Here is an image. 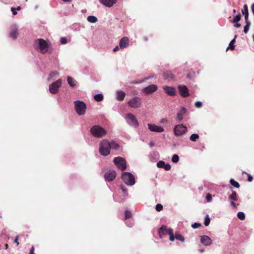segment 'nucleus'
I'll use <instances>...</instances> for the list:
<instances>
[{"instance_id": "1", "label": "nucleus", "mask_w": 254, "mask_h": 254, "mask_svg": "<svg viewBox=\"0 0 254 254\" xmlns=\"http://www.w3.org/2000/svg\"><path fill=\"white\" fill-rule=\"evenodd\" d=\"M35 49L42 54H46L48 52L50 45L43 39H37L34 44Z\"/></svg>"}, {"instance_id": "2", "label": "nucleus", "mask_w": 254, "mask_h": 254, "mask_svg": "<svg viewBox=\"0 0 254 254\" xmlns=\"http://www.w3.org/2000/svg\"><path fill=\"white\" fill-rule=\"evenodd\" d=\"M90 132L95 137L101 138L106 134V130L99 126H94L91 128Z\"/></svg>"}, {"instance_id": "3", "label": "nucleus", "mask_w": 254, "mask_h": 254, "mask_svg": "<svg viewBox=\"0 0 254 254\" xmlns=\"http://www.w3.org/2000/svg\"><path fill=\"white\" fill-rule=\"evenodd\" d=\"M99 152L103 156H106L110 153L109 142L106 140H102L100 143Z\"/></svg>"}, {"instance_id": "4", "label": "nucleus", "mask_w": 254, "mask_h": 254, "mask_svg": "<svg viewBox=\"0 0 254 254\" xmlns=\"http://www.w3.org/2000/svg\"><path fill=\"white\" fill-rule=\"evenodd\" d=\"M124 182L128 186H133L135 183L134 176L130 173L124 172L122 175Z\"/></svg>"}, {"instance_id": "5", "label": "nucleus", "mask_w": 254, "mask_h": 254, "mask_svg": "<svg viewBox=\"0 0 254 254\" xmlns=\"http://www.w3.org/2000/svg\"><path fill=\"white\" fill-rule=\"evenodd\" d=\"M75 109L77 114L79 115H83L85 113L86 105L84 102L76 100L74 101Z\"/></svg>"}, {"instance_id": "6", "label": "nucleus", "mask_w": 254, "mask_h": 254, "mask_svg": "<svg viewBox=\"0 0 254 254\" xmlns=\"http://www.w3.org/2000/svg\"><path fill=\"white\" fill-rule=\"evenodd\" d=\"M142 101L141 98L135 96L127 102V105L131 108H139L142 106Z\"/></svg>"}, {"instance_id": "7", "label": "nucleus", "mask_w": 254, "mask_h": 254, "mask_svg": "<svg viewBox=\"0 0 254 254\" xmlns=\"http://www.w3.org/2000/svg\"><path fill=\"white\" fill-rule=\"evenodd\" d=\"M125 119L130 126L134 128H137L139 126V123L133 114L131 113L127 114Z\"/></svg>"}, {"instance_id": "8", "label": "nucleus", "mask_w": 254, "mask_h": 254, "mask_svg": "<svg viewBox=\"0 0 254 254\" xmlns=\"http://www.w3.org/2000/svg\"><path fill=\"white\" fill-rule=\"evenodd\" d=\"M114 163L121 171H124L127 168V163L126 160L122 157H115L114 159Z\"/></svg>"}, {"instance_id": "9", "label": "nucleus", "mask_w": 254, "mask_h": 254, "mask_svg": "<svg viewBox=\"0 0 254 254\" xmlns=\"http://www.w3.org/2000/svg\"><path fill=\"white\" fill-rule=\"evenodd\" d=\"M62 80L61 79H59L56 81L53 82L49 86V91L53 94H55L58 93L60 87L61 86Z\"/></svg>"}, {"instance_id": "10", "label": "nucleus", "mask_w": 254, "mask_h": 254, "mask_svg": "<svg viewBox=\"0 0 254 254\" xmlns=\"http://www.w3.org/2000/svg\"><path fill=\"white\" fill-rule=\"evenodd\" d=\"M187 131V127L182 124L178 125L174 128V134L177 136L182 135L186 133Z\"/></svg>"}, {"instance_id": "11", "label": "nucleus", "mask_w": 254, "mask_h": 254, "mask_svg": "<svg viewBox=\"0 0 254 254\" xmlns=\"http://www.w3.org/2000/svg\"><path fill=\"white\" fill-rule=\"evenodd\" d=\"M172 229L168 228L166 226H162L158 230V234L160 238H163L168 235Z\"/></svg>"}, {"instance_id": "12", "label": "nucleus", "mask_w": 254, "mask_h": 254, "mask_svg": "<svg viewBox=\"0 0 254 254\" xmlns=\"http://www.w3.org/2000/svg\"><path fill=\"white\" fill-rule=\"evenodd\" d=\"M158 89V87L156 85L152 84L143 88L142 89V92L146 94H152Z\"/></svg>"}, {"instance_id": "13", "label": "nucleus", "mask_w": 254, "mask_h": 254, "mask_svg": "<svg viewBox=\"0 0 254 254\" xmlns=\"http://www.w3.org/2000/svg\"><path fill=\"white\" fill-rule=\"evenodd\" d=\"M116 176V172L114 170H109L104 175V178L106 181L111 182L114 180Z\"/></svg>"}, {"instance_id": "14", "label": "nucleus", "mask_w": 254, "mask_h": 254, "mask_svg": "<svg viewBox=\"0 0 254 254\" xmlns=\"http://www.w3.org/2000/svg\"><path fill=\"white\" fill-rule=\"evenodd\" d=\"M178 89L182 97H187L189 96V90L186 86L180 85L178 86Z\"/></svg>"}, {"instance_id": "15", "label": "nucleus", "mask_w": 254, "mask_h": 254, "mask_svg": "<svg viewBox=\"0 0 254 254\" xmlns=\"http://www.w3.org/2000/svg\"><path fill=\"white\" fill-rule=\"evenodd\" d=\"M148 129L151 131L156 132H163L164 128L160 126H157L154 124H148Z\"/></svg>"}, {"instance_id": "16", "label": "nucleus", "mask_w": 254, "mask_h": 254, "mask_svg": "<svg viewBox=\"0 0 254 254\" xmlns=\"http://www.w3.org/2000/svg\"><path fill=\"white\" fill-rule=\"evenodd\" d=\"M163 89L165 92L169 96H174L176 94V90L173 87L164 86Z\"/></svg>"}, {"instance_id": "17", "label": "nucleus", "mask_w": 254, "mask_h": 254, "mask_svg": "<svg viewBox=\"0 0 254 254\" xmlns=\"http://www.w3.org/2000/svg\"><path fill=\"white\" fill-rule=\"evenodd\" d=\"M9 36L13 39H16L18 36L17 33V27L14 25H12L10 27L9 32Z\"/></svg>"}, {"instance_id": "18", "label": "nucleus", "mask_w": 254, "mask_h": 254, "mask_svg": "<svg viewBox=\"0 0 254 254\" xmlns=\"http://www.w3.org/2000/svg\"><path fill=\"white\" fill-rule=\"evenodd\" d=\"M129 45V39L127 37H123L120 41L119 46L121 49L127 47Z\"/></svg>"}, {"instance_id": "19", "label": "nucleus", "mask_w": 254, "mask_h": 254, "mask_svg": "<svg viewBox=\"0 0 254 254\" xmlns=\"http://www.w3.org/2000/svg\"><path fill=\"white\" fill-rule=\"evenodd\" d=\"M200 241L205 246H209L212 243L211 239L207 236L204 235L201 237Z\"/></svg>"}, {"instance_id": "20", "label": "nucleus", "mask_w": 254, "mask_h": 254, "mask_svg": "<svg viewBox=\"0 0 254 254\" xmlns=\"http://www.w3.org/2000/svg\"><path fill=\"white\" fill-rule=\"evenodd\" d=\"M100 2L104 5L111 7L116 2V0H99Z\"/></svg>"}, {"instance_id": "21", "label": "nucleus", "mask_w": 254, "mask_h": 254, "mask_svg": "<svg viewBox=\"0 0 254 254\" xmlns=\"http://www.w3.org/2000/svg\"><path fill=\"white\" fill-rule=\"evenodd\" d=\"M187 112V110L185 108L182 107L177 114V118L179 121H181L183 119V116L186 114Z\"/></svg>"}, {"instance_id": "22", "label": "nucleus", "mask_w": 254, "mask_h": 254, "mask_svg": "<svg viewBox=\"0 0 254 254\" xmlns=\"http://www.w3.org/2000/svg\"><path fill=\"white\" fill-rule=\"evenodd\" d=\"M117 99L119 101H123L126 96V93L124 91L118 90L117 91Z\"/></svg>"}, {"instance_id": "23", "label": "nucleus", "mask_w": 254, "mask_h": 254, "mask_svg": "<svg viewBox=\"0 0 254 254\" xmlns=\"http://www.w3.org/2000/svg\"><path fill=\"white\" fill-rule=\"evenodd\" d=\"M242 13L245 15V21H250L249 20V11L248 7L247 4L244 5V9L242 10Z\"/></svg>"}, {"instance_id": "24", "label": "nucleus", "mask_w": 254, "mask_h": 254, "mask_svg": "<svg viewBox=\"0 0 254 254\" xmlns=\"http://www.w3.org/2000/svg\"><path fill=\"white\" fill-rule=\"evenodd\" d=\"M67 81L71 87H74L76 85V81L70 76L67 77Z\"/></svg>"}, {"instance_id": "25", "label": "nucleus", "mask_w": 254, "mask_h": 254, "mask_svg": "<svg viewBox=\"0 0 254 254\" xmlns=\"http://www.w3.org/2000/svg\"><path fill=\"white\" fill-rule=\"evenodd\" d=\"M164 76L166 79H170L174 78V75L170 71H167L164 73Z\"/></svg>"}, {"instance_id": "26", "label": "nucleus", "mask_w": 254, "mask_h": 254, "mask_svg": "<svg viewBox=\"0 0 254 254\" xmlns=\"http://www.w3.org/2000/svg\"><path fill=\"white\" fill-rule=\"evenodd\" d=\"M229 199L233 201H237L238 200V196L236 192L232 190V193L229 195Z\"/></svg>"}, {"instance_id": "27", "label": "nucleus", "mask_w": 254, "mask_h": 254, "mask_svg": "<svg viewBox=\"0 0 254 254\" xmlns=\"http://www.w3.org/2000/svg\"><path fill=\"white\" fill-rule=\"evenodd\" d=\"M110 149H114L117 150L119 147V145L115 141L109 142Z\"/></svg>"}, {"instance_id": "28", "label": "nucleus", "mask_w": 254, "mask_h": 254, "mask_svg": "<svg viewBox=\"0 0 254 254\" xmlns=\"http://www.w3.org/2000/svg\"><path fill=\"white\" fill-rule=\"evenodd\" d=\"M245 22L246 25L244 27V32L245 34H247L249 30L251 23L250 21H245Z\"/></svg>"}, {"instance_id": "29", "label": "nucleus", "mask_w": 254, "mask_h": 254, "mask_svg": "<svg viewBox=\"0 0 254 254\" xmlns=\"http://www.w3.org/2000/svg\"><path fill=\"white\" fill-rule=\"evenodd\" d=\"M237 37V35L235 36L234 38L230 42L229 45V47L227 48V50L229 48L231 50H234L235 48L234 43L236 42V38Z\"/></svg>"}, {"instance_id": "30", "label": "nucleus", "mask_w": 254, "mask_h": 254, "mask_svg": "<svg viewBox=\"0 0 254 254\" xmlns=\"http://www.w3.org/2000/svg\"><path fill=\"white\" fill-rule=\"evenodd\" d=\"M97 18L94 16H89L87 17V20L90 23H95L97 21Z\"/></svg>"}, {"instance_id": "31", "label": "nucleus", "mask_w": 254, "mask_h": 254, "mask_svg": "<svg viewBox=\"0 0 254 254\" xmlns=\"http://www.w3.org/2000/svg\"><path fill=\"white\" fill-rule=\"evenodd\" d=\"M94 98L96 101L100 102L103 99V96L102 94L99 93L95 95Z\"/></svg>"}, {"instance_id": "32", "label": "nucleus", "mask_w": 254, "mask_h": 254, "mask_svg": "<svg viewBox=\"0 0 254 254\" xmlns=\"http://www.w3.org/2000/svg\"><path fill=\"white\" fill-rule=\"evenodd\" d=\"M241 18V16L240 14H238L233 17V19L231 21V22L232 23H237L240 20Z\"/></svg>"}, {"instance_id": "33", "label": "nucleus", "mask_w": 254, "mask_h": 254, "mask_svg": "<svg viewBox=\"0 0 254 254\" xmlns=\"http://www.w3.org/2000/svg\"><path fill=\"white\" fill-rule=\"evenodd\" d=\"M230 184L232 186H233L234 187H236V188H240L239 184L237 182L235 181L234 179H231L230 180Z\"/></svg>"}, {"instance_id": "34", "label": "nucleus", "mask_w": 254, "mask_h": 254, "mask_svg": "<svg viewBox=\"0 0 254 254\" xmlns=\"http://www.w3.org/2000/svg\"><path fill=\"white\" fill-rule=\"evenodd\" d=\"M59 75V73L57 71L52 72L49 75V78L48 79V80H50L52 79L53 77H57Z\"/></svg>"}, {"instance_id": "35", "label": "nucleus", "mask_w": 254, "mask_h": 254, "mask_svg": "<svg viewBox=\"0 0 254 254\" xmlns=\"http://www.w3.org/2000/svg\"><path fill=\"white\" fill-rule=\"evenodd\" d=\"M199 138V135L196 133H193L190 136V140L192 141H195Z\"/></svg>"}, {"instance_id": "36", "label": "nucleus", "mask_w": 254, "mask_h": 254, "mask_svg": "<svg viewBox=\"0 0 254 254\" xmlns=\"http://www.w3.org/2000/svg\"><path fill=\"white\" fill-rule=\"evenodd\" d=\"M237 216L238 218L241 220H244L245 218V215L243 212H239L237 213Z\"/></svg>"}, {"instance_id": "37", "label": "nucleus", "mask_w": 254, "mask_h": 254, "mask_svg": "<svg viewBox=\"0 0 254 254\" xmlns=\"http://www.w3.org/2000/svg\"><path fill=\"white\" fill-rule=\"evenodd\" d=\"M210 222V218L209 217V216L207 215L205 217V220L204 222V224L205 226H208Z\"/></svg>"}, {"instance_id": "38", "label": "nucleus", "mask_w": 254, "mask_h": 254, "mask_svg": "<svg viewBox=\"0 0 254 254\" xmlns=\"http://www.w3.org/2000/svg\"><path fill=\"white\" fill-rule=\"evenodd\" d=\"M179 156L177 154L174 155L172 158V161L173 163H177L179 161Z\"/></svg>"}, {"instance_id": "39", "label": "nucleus", "mask_w": 254, "mask_h": 254, "mask_svg": "<svg viewBox=\"0 0 254 254\" xmlns=\"http://www.w3.org/2000/svg\"><path fill=\"white\" fill-rule=\"evenodd\" d=\"M165 164V163L164 161H159L157 163V166L158 168H163L164 167Z\"/></svg>"}, {"instance_id": "40", "label": "nucleus", "mask_w": 254, "mask_h": 254, "mask_svg": "<svg viewBox=\"0 0 254 254\" xmlns=\"http://www.w3.org/2000/svg\"><path fill=\"white\" fill-rule=\"evenodd\" d=\"M131 216V213L130 211L128 210H126L125 211V218L126 219H127L129 218H130Z\"/></svg>"}, {"instance_id": "41", "label": "nucleus", "mask_w": 254, "mask_h": 254, "mask_svg": "<svg viewBox=\"0 0 254 254\" xmlns=\"http://www.w3.org/2000/svg\"><path fill=\"white\" fill-rule=\"evenodd\" d=\"M168 235H169V236H170L169 239L171 241H173L175 240V237L174 236L173 230H172V231H170V233Z\"/></svg>"}, {"instance_id": "42", "label": "nucleus", "mask_w": 254, "mask_h": 254, "mask_svg": "<svg viewBox=\"0 0 254 254\" xmlns=\"http://www.w3.org/2000/svg\"><path fill=\"white\" fill-rule=\"evenodd\" d=\"M155 209L157 211H160L163 209V206L161 204H157L156 205Z\"/></svg>"}, {"instance_id": "43", "label": "nucleus", "mask_w": 254, "mask_h": 254, "mask_svg": "<svg viewBox=\"0 0 254 254\" xmlns=\"http://www.w3.org/2000/svg\"><path fill=\"white\" fill-rule=\"evenodd\" d=\"M200 226H201V224L198 223H194L191 225V227L194 229L198 228Z\"/></svg>"}, {"instance_id": "44", "label": "nucleus", "mask_w": 254, "mask_h": 254, "mask_svg": "<svg viewBox=\"0 0 254 254\" xmlns=\"http://www.w3.org/2000/svg\"><path fill=\"white\" fill-rule=\"evenodd\" d=\"M67 42V40L66 38L65 37H62L61 39V43L62 44H65Z\"/></svg>"}, {"instance_id": "45", "label": "nucleus", "mask_w": 254, "mask_h": 254, "mask_svg": "<svg viewBox=\"0 0 254 254\" xmlns=\"http://www.w3.org/2000/svg\"><path fill=\"white\" fill-rule=\"evenodd\" d=\"M171 168V165L169 164H165L163 168L166 171H169Z\"/></svg>"}, {"instance_id": "46", "label": "nucleus", "mask_w": 254, "mask_h": 254, "mask_svg": "<svg viewBox=\"0 0 254 254\" xmlns=\"http://www.w3.org/2000/svg\"><path fill=\"white\" fill-rule=\"evenodd\" d=\"M195 106L197 108H200L202 106V104L200 101H196L195 103Z\"/></svg>"}, {"instance_id": "47", "label": "nucleus", "mask_w": 254, "mask_h": 254, "mask_svg": "<svg viewBox=\"0 0 254 254\" xmlns=\"http://www.w3.org/2000/svg\"><path fill=\"white\" fill-rule=\"evenodd\" d=\"M176 238L177 240H178L179 241H181L182 242H184L185 241V239L183 236L181 235H178L176 236Z\"/></svg>"}, {"instance_id": "48", "label": "nucleus", "mask_w": 254, "mask_h": 254, "mask_svg": "<svg viewBox=\"0 0 254 254\" xmlns=\"http://www.w3.org/2000/svg\"><path fill=\"white\" fill-rule=\"evenodd\" d=\"M206 199L208 202H210L212 200V196L210 194H207L206 196Z\"/></svg>"}, {"instance_id": "49", "label": "nucleus", "mask_w": 254, "mask_h": 254, "mask_svg": "<svg viewBox=\"0 0 254 254\" xmlns=\"http://www.w3.org/2000/svg\"><path fill=\"white\" fill-rule=\"evenodd\" d=\"M126 224L129 227H131L133 224V222L130 220L127 221Z\"/></svg>"}, {"instance_id": "50", "label": "nucleus", "mask_w": 254, "mask_h": 254, "mask_svg": "<svg viewBox=\"0 0 254 254\" xmlns=\"http://www.w3.org/2000/svg\"><path fill=\"white\" fill-rule=\"evenodd\" d=\"M247 175H248V181L249 182H252V180H253L252 176L251 175L249 174H247Z\"/></svg>"}, {"instance_id": "51", "label": "nucleus", "mask_w": 254, "mask_h": 254, "mask_svg": "<svg viewBox=\"0 0 254 254\" xmlns=\"http://www.w3.org/2000/svg\"><path fill=\"white\" fill-rule=\"evenodd\" d=\"M168 122V120L166 118H163V119H161L160 121V123L162 124V123H167Z\"/></svg>"}, {"instance_id": "52", "label": "nucleus", "mask_w": 254, "mask_h": 254, "mask_svg": "<svg viewBox=\"0 0 254 254\" xmlns=\"http://www.w3.org/2000/svg\"><path fill=\"white\" fill-rule=\"evenodd\" d=\"M121 189L122 190V191L123 192H124L125 193H126L127 194V189L126 188L124 187H121Z\"/></svg>"}, {"instance_id": "53", "label": "nucleus", "mask_w": 254, "mask_h": 254, "mask_svg": "<svg viewBox=\"0 0 254 254\" xmlns=\"http://www.w3.org/2000/svg\"><path fill=\"white\" fill-rule=\"evenodd\" d=\"M11 11H12V14H13V15H16V14H17V11H16L15 8H14V7H12V8H11Z\"/></svg>"}, {"instance_id": "54", "label": "nucleus", "mask_w": 254, "mask_h": 254, "mask_svg": "<svg viewBox=\"0 0 254 254\" xmlns=\"http://www.w3.org/2000/svg\"><path fill=\"white\" fill-rule=\"evenodd\" d=\"M34 252V247H32L30 248L29 254H35Z\"/></svg>"}, {"instance_id": "55", "label": "nucleus", "mask_w": 254, "mask_h": 254, "mask_svg": "<svg viewBox=\"0 0 254 254\" xmlns=\"http://www.w3.org/2000/svg\"><path fill=\"white\" fill-rule=\"evenodd\" d=\"M235 23L234 26L235 27H236V28H240V27H241V24L238 23V22L237 23Z\"/></svg>"}, {"instance_id": "56", "label": "nucleus", "mask_w": 254, "mask_h": 254, "mask_svg": "<svg viewBox=\"0 0 254 254\" xmlns=\"http://www.w3.org/2000/svg\"><path fill=\"white\" fill-rule=\"evenodd\" d=\"M231 205L234 208H236L237 207V206H236V204H235V203H234L233 201H231Z\"/></svg>"}, {"instance_id": "57", "label": "nucleus", "mask_w": 254, "mask_h": 254, "mask_svg": "<svg viewBox=\"0 0 254 254\" xmlns=\"http://www.w3.org/2000/svg\"><path fill=\"white\" fill-rule=\"evenodd\" d=\"M119 50V48L118 46H116L114 49H113V52H116L118 51Z\"/></svg>"}, {"instance_id": "58", "label": "nucleus", "mask_w": 254, "mask_h": 254, "mask_svg": "<svg viewBox=\"0 0 254 254\" xmlns=\"http://www.w3.org/2000/svg\"><path fill=\"white\" fill-rule=\"evenodd\" d=\"M18 236H16V238L15 239L14 242L17 244V245H18L19 244V243L18 242Z\"/></svg>"}, {"instance_id": "59", "label": "nucleus", "mask_w": 254, "mask_h": 254, "mask_svg": "<svg viewBox=\"0 0 254 254\" xmlns=\"http://www.w3.org/2000/svg\"><path fill=\"white\" fill-rule=\"evenodd\" d=\"M251 8H252V11L254 15V3L252 4Z\"/></svg>"}, {"instance_id": "60", "label": "nucleus", "mask_w": 254, "mask_h": 254, "mask_svg": "<svg viewBox=\"0 0 254 254\" xmlns=\"http://www.w3.org/2000/svg\"><path fill=\"white\" fill-rule=\"evenodd\" d=\"M64 2H70L71 0H63Z\"/></svg>"}, {"instance_id": "61", "label": "nucleus", "mask_w": 254, "mask_h": 254, "mask_svg": "<svg viewBox=\"0 0 254 254\" xmlns=\"http://www.w3.org/2000/svg\"><path fill=\"white\" fill-rule=\"evenodd\" d=\"M20 9H21V7H20V6H18V7L16 8V10H19Z\"/></svg>"}, {"instance_id": "62", "label": "nucleus", "mask_w": 254, "mask_h": 254, "mask_svg": "<svg viewBox=\"0 0 254 254\" xmlns=\"http://www.w3.org/2000/svg\"><path fill=\"white\" fill-rule=\"evenodd\" d=\"M233 12H236L235 9H234V10H233Z\"/></svg>"}, {"instance_id": "63", "label": "nucleus", "mask_w": 254, "mask_h": 254, "mask_svg": "<svg viewBox=\"0 0 254 254\" xmlns=\"http://www.w3.org/2000/svg\"><path fill=\"white\" fill-rule=\"evenodd\" d=\"M253 39H254V34L253 35Z\"/></svg>"}, {"instance_id": "64", "label": "nucleus", "mask_w": 254, "mask_h": 254, "mask_svg": "<svg viewBox=\"0 0 254 254\" xmlns=\"http://www.w3.org/2000/svg\"><path fill=\"white\" fill-rule=\"evenodd\" d=\"M150 144L151 146L153 145V144L152 143H150Z\"/></svg>"}]
</instances>
